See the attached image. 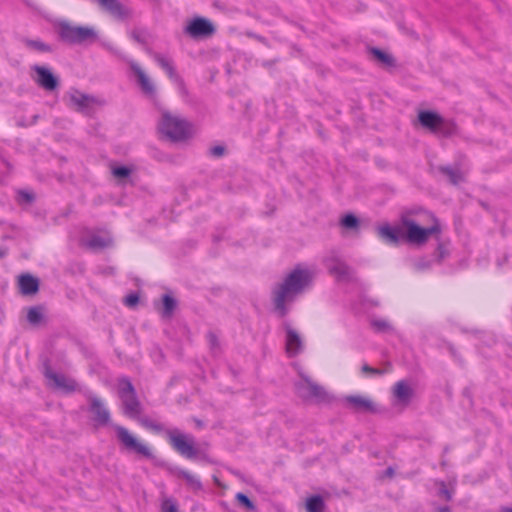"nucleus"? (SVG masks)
Masks as SVG:
<instances>
[{"label":"nucleus","instance_id":"45","mask_svg":"<svg viewBox=\"0 0 512 512\" xmlns=\"http://www.w3.org/2000/svg\"><path fill=\"white\" fill-rule=\"evenodd\" d=\"M279 61V58L264 60L262 61V66L267 69H272Z\"/></svg>","mask_w":512,"mask_h":512},{"label":"nucleus","instance_id":"43","mask_svg":"<svg viewBox=\"0 0 512 512\" xmlns=\"http://www.w3.org/2000/svg\"><path fill=\"white\" fill-rule=\"evenodd\" d=\"M433 260H429L426 258H421L415 263V268L417 271H424L429 269L432 266Z\"/></svg>","mask_w":512,"mask_h":512},{"label":"nucleus","instance_id":"29","mask_svg":"<svg viewBox=\"0 0 512 512\" xmlns=\"http://www.w3.org/2000/svg\"><path fill=\"white\" fill-rule=\"evenodd\" d=\"M44 320V307L42 305L32 306L28 309L27 321L32 326H39Z\"/></svg>","mask_w":512,"mask_h":512},{"label":"nucleus","instance_id":"22","mask_svg":"<svg viewBox=\"0 0 512 512\" xmlns=\"http://www.w3.org/2000/svg\"><path fill=\"white\" fill-rule=\"evenodd\" d=\"M178 306L177 299L171 293H165L161 296V305L155 304L156 310L161 314L163 319H171Z\"/></svg>","mask_w":512,"mask_h":512},{"label":"nucleus","instance_id":"11","mask_svg":"<svg viewBox=\"0 0 512 512\" xmlns=\"http://www.w3.org/2000/svg\"><path fill=\"white\" fill-rule=\"evenodd\" d=\"M343 401L346 408L350 409L354 413L376 415L385 411L383 407L376 404L370 398L363 397L361 395H347L344 397Z\"/></svg>","mask_w":512,"mask_h":512},{"label":"nucleus","instance_id":"50","mask_svg":"<svg viewBox=\"0 0 512 512\" xmlns=\"http://www.w3.org/2000/svg\"><path fill=\"white\" fill-rule=\"evenodd\" d=\"M500 512H512V506H503L500 508Z\"/></svg>","mask_w":512,"mask_h":512},{"label":"nucleus","instance_id":"28","mask_svg":"<svg viewBox=\"0 0 512 512\" xmlns=\"http://www.w3.org/2000/svg\"><path fill=\"white\" fill-rule=\"evenodd\" d=\"M177 476L181 479H183L186 482V485L191 488L194 492L202 491L203 485L200 479L192 475L190 472L179 469L177 471Z\"/></svg>","mask_w":512,"mask_h":512},{"label":"nucleus","instance_id":"40","mask_svg":"<svg viewBox=\"0 0 512 512\" xmlns=\"http://www.w3.org/2000/svg\"><path fill=\"white\" fill-rule=\"evenodd\" d=\"M371 326L375 329L377 332H385L390 328V325L387 321L382 319H375L371 322Z\"/></svg>","mask_w":512,"mask_h":512},{"label":"nucleus","instance_id":"30","mask_svg":"<svg viewBox=\"0 0 512 512\" xmlns=\"http://www.w3.org/2000/svg\"><path fill=\"white\" fill-rule=\"evenodd\" d=\"M305 508L307 512H323L325 509L324 498L319 494H314L306 499Z\"/></svg>","mask_w":512,"mask_h":512},{"label":"nucleus","instance_id":"7","mask_svg":"<svg viewBox=\"0 0 512 512\" xmlns=\"http://www.w3.org/2000/svg\"><path fill=\"white\" fill-rule=\"evenodd\" d=\"M112 427L115 431L116 439L119 442L121 451L133 453L138 457H143L148 460H153L155 458L148 445L141 442L126 427L118 424H114Z\"/></svg>","mask_w":512,"mask_h":512},{"label":"nucleus","instance_id":"5","mask_svg":"<svg viewBox=\"0 0 512 512\" xmlns=\"http://www.w3.org/2000/svg\"><path fill=\"white\" fill-rule=\"evenodd\" d=\"M53 28L58 40L68 45L92 44L98 39L94 28L73 26L67 20L56 21Z\"/></svg>","mask_w":512,"mask_h":512},{"label":"nucleus","instance_id":"27","mask_svg":"<svg viewBox=\"0 0 512 512\" xmlns=\"http://www.w3.org/2000/svg\"><path fill=\"white\" fill-rule=\"evenodd\" d=\"M86 245L90 250L97 252L112 247L113 240L111 238H104L99 235H92L87 240Z\"/></svg>","mask_w":512,"mask_h":512},{"label":"nucleus","instance_id":"38","mask_svg":"<svg viewBox=\"0 0 512 512\" xmlns=\"http://www.w3.org/2000/svg\"><path fill=\"white\" fill-rule=\"evenodd\" d=\"M227 154V147L225 145H216L210 147L208 150V155L213 158H221Z\"/></svg>","mask_w":512,"mask_h":512},{"label":"nucleus","instance_id":"56","mask_svg":"<svg viewBox=\"0 0 512 512\" xmlns=\"http://www.w3.org/2000/svg\"><path fill=\"white\" fill-rule=\"evenodd\" d=\"M160 467H164L165 466V463L164 462H161L158 464Z\"/></svg>","mask_w":512,"mask_h":512},{"label":"nucleus","instance_id":"35","mask_svg":"<svg viewBox=\"0 0 512 512\" xmlns=\"http://www.w3.org/2000/svg\"><path fill=\"white\" fill-rule=\"evenodd\" d=\"M206 339L208 341L209 348L213 354H217L218 352H220V350H221L220 341H219L218 336L214 332L209 331L206 334Z\"/></svg>","mask_w":512,"mask_h":512},{"label":"nucleus","instance_id":"12","mask_svg":"<svg viewBox=\"0 0 512 512\" xmlns=\"http://www.w3.org/2000/svg\"><path fill=\"white\" fill-rule=\"evenodd\" d=\"M31 70L35 72L33 80L35 83L47 92H54L60 87V78L51 68L35 64L31 66Z\"/></svg>","mask_w":512,"mask_h":512},{"label":"nucleus","instance_id":"33","mask_svg":"<svg viewBox=\"0 0 512 512\" xmlns=\"http://www.w3.org/2000/svg\"><path fill=\"white\" fill-rule=\"evenodd\" d=\"M235 498L239 505L245 508L247 511L255 512L257 510V506L248 495L242 492H238Z\"/></svg>","mask_w":512,"mask_h":512},{"label":"nucleus","instance_id":"8","mask_svg":"<svg viewBox=\"0 0 512 512\" xmlns=\"http://www.w3.org/2000/svg\"><path fill=\"white\" fill-rule=\"evenodd\" d=\"M183 33L193 40L208 39L216 33V26L209 18L196 15L187 21Z\"/></svg>","mask_w":512,"mask_h":512},{"label":"nucleus","instance_id":"54","mask_svg":"<svg viewBox=\"0 0 512 512\" xmlns=\"http://www.w3.org/2000/svg\"><path fill=\"white\" fill-rule=\"evenodd\" d=\"M446 464H447V463H446V461H445V460H442V461H441V466H442V467H445V466H446Z\"/></svg>","mask_w":512,"mask_h":512},{"label":"nucleus","instance_id":"9","mask_svg":"<svg viewBox=\"0 0 512 512\" xmlns=\"http://www.w3.org/2000/svg\"><path fill=\"white\" fill-rule=\"evenodd\" d=\"M301 382L295 384L297 394L306 401L315 403L329 402V395L319 384L313 382L308 376L302 375Z\"/></svg>","mask_w":512,"mask_h":512},{"label":"nucleus","instance_id":"41","mask_svg":"<svg viewBox=\"0 0 512 512\" xmlns=\"http://www.w3.org/2000/svg\"><path fill=\"white\" fill-rule=\"evenodd\" d=\"M438 495L440 497H443L446 501H451L453 498V492L447 488L446 483L444 481H440Z\"/></svg>","mask_w":512,"mask_h":512},{"label":"nucleus","instance_id":"25","mask_svg":"<svg viewBox=\"0 0 512 512\" xmlns=\"http://www.w3.org/2000/svg\"><path fill=\"white\" fill-rule=\"evenodd\" d=\"M438 171L448 178V181L452 185H458L464 181L463 173L459 166L451 167L448 165L438 166Z\"/></svg>","mask_w":512,"mask_h":512},{"label":"nucleus","instance_id":"58","mask_svg":"<svg viewBox=\"0 0 512 512\" xmlns=\"http://www.w3.org/2000/svg\"><path fill=\"white\" fill-rule=\"evenodd\" d=\"M4 223V221L0 220V225H2Z\"/></svg>","mask_w":512,"mask_h":512},{"label":"nucleus","instance_id":"10","mask_svg":"<svg viewBox=\"0 0 512 512\" xmlns=\"http://www.w3.org/2000/svg\"><path fill=\"white\" fill-rule=\"evenodd\" d=\"M42 374L45 378L52 380L54 383V387L56 389L61 390L65 394H71L75 392L78 388V384L75 379L68 378L63 374L54 372L51 367V360L48 357H45L42 360Z\"/></svg>","mask_w":512,"mask_h":512},{"label":"nucleus","instance_id":"39","mask_svg":"<svg viewBox=\"0 0 512 512\" xmlns=\"http://www.w3.org/2000/svg\"><path fill=\"white\" fill-rule=\"evenodd\" d=\"M123 302L128 307H135L140 302V295L137 292H131L125 296Z\"/></svg>","mask_w":512,"mask_h":512},{"label":"nucleus","instance_id":"6","mask_svg":"<svg viewBox=\"0 0 512 512\" xmlns=\"http://www.w3.org/2000/svg\"><path fill=\"white\" fill-rule=\"evenodd\" d=\"M417 121L424 129L445 138L455 135L458 131L457 124L454 120L444 118L435 110H420L417 114Z\"/></svg>","mask_w":512,"mask_h":512},{"label":"nucleus","instance_id":"37","mask_svg":"<svg viewBox=\"0 0 512 512\" xmlns=\"http://www.w3.org/2000/svg\"><path fill=\"white\" fill-rule=\"evenodd\" d=\"M161 512H178V504L173 498H166L161 503Z\"/></svg>","mask_w":512,"mask_h":512},{"label":"nucleus","instance_id":"55","mask_svg":"<svg viewBox=\"0 0 512 512\" xmlns=\"http://www.w3.org/2000/svg\"><path fill=\"white\" fill-rule=\"evenodd\" d=\"M508 347L510 348V350L512 351V341L508 343Z\"/></svg>","mask_w":512,"mask_h":512},{"label":"nucleus","instance_id":"47","mask_svg":"<svg viewBox=\"0 0 512 512\" xmlns=\"http://www.w3.org/2000/svg\"><path fill=\"white\" fill-rule=\"evenodd\" d=\"M8 254V248H0V259L4 258Z\"/></svg>","mask_w":512,"mask_h":512},{"label":"nucleus","instance_id":"53","mask_svg":"<svg viewBox=\"0 0 512 512\" xmlns=\"http://www.w3.org/2000/svg\"><path fill=\"white\" fill-rule=\"evenodd\" d=\"M481 206H482L483 208H485V209H488V205H487L486 203H484V202H481Z\"/></svg>","mask_w":512,"mask_h":512},{"label":"nucleus","instance_id":"26","mask_svg":"<svg viewBox=\"0 0 512 512\" xmlns=\"http://www.w3.org/2000/svg\"><path fill=\"white\" fill-rule=\"evenodd\" d=\"M22 43L27 49L38 53H52L54 51L52 45L47 44L40 39L23 38Z\"/></svg>","mask_w":512,"mask_h":512},{"label":"nucleus","instance_id":"13","mask_svg":"<svg viewBox=\"0 0 512 512\" xmlns=\"http://www.w3.org/2000/svg\"><path fill=\"white\" fill-rule=\"evenodd\" d=\"M283 329L286 333L285 338V351L288 357H296L299 355L304 348L303 340L299 333L294 330L288 321H284Z\"/></svg>","mask_w":512,"mask_h":512},{"label":"nucleus","instance_id":"18","mask_svg":"<svg viewBox=\"0 0 512 512\" xmlns=\"http://www.w3.org/2000/svg\"><path fill=\"white\" fill-rule=\"evenodd\" d=\"M19 292L23 296H32L39 292L40 280L30 273H23L18 276Z\"/></svg>","mask_w":512,"mask_h":512},{"label":"nucleus","instance_id":"42","mask_svg":"<svg viewBox=\"0 0 512 512\" xmlns=\"http://www.w3.org/2000/svg\"><path fill=\"white\" fill-rule=\"evenodd\" d=\"M361 372L364 373V374L371 375V376H379V375H383L384 374L383 370L378 369V368H374V367L368 365L367 363H364L361 366Z\"/></svg>","mask_w":512,"mask_h":512},{"label":"nucleus","instance_id":"49","mask_svg":"<svg viewBox=\"0 0 512 512\" xmlns=\"http://www.w3.org/2000/svg\"><path fill=\"white\" fill-rule=\"evenodd\" d=\"M438 512H451V508L449 506H441L438 508Z\"/></svg>","mask_w":512,"mask_h":512},{"label":"nucleus","instance_id":"21","mask_svg":"<svg viewBox=\"0 0 512 512\" xmlns=\"http://www.w3.org/2000/svg\"><path fill=\"white\" fill-rule=\"evenodd\" d=\"M431 236L434 237L437 242V246L432 253V257L436 263L441 264L447 257L450 256L449 247L451 242L448 238L444 239L442 237V232L439 234H432Z\"/></svg>","mask_w":512,"mask_h":512},{"label":"nucleus","instance_id":"34","mask_svg":"<svg viewBox=\"0 0 512 512\" xmlns=\"http://www.w3.org/2000/svg\"><path fill=\"white\" fill-rule=\"evenodd\" d=\"M130 37L138 44L143 46L147 45L148 32L144 29H133L130 32Z\"/></svg>","mask_w":512,"mask_h":512},{"label":"nucleus","instance_id":"48","mask_svg":"<svg viewBox=\"0 0 512 512\" xmlns=\"http://www.w3.org/2000/svg\"><path fill=\"white\" fill-rule=\"evenodd\" d=\"M385 475L389 476V477H392L394 475V469L392 467H388L386 470H385Z\"/></svg>","mask_w":512,"mask_h":512},{"label":"nucleus","instance_id":"46","mask_svg":"<svg viewBox=\"0 0 512 512\" xmlns=\"http://www.w3.org/2000/svg\"><path fill=\"white\" fill-rule=\"evenodd\" d=\"M509 260V256L507 254H505L502 258V260H498L497 264L498 266H503L505 263H507Z\"/></svg>","mask_w":512,"mask_h":512},{"label":"nucleus","instance_id":"3","mask_svg":"<svg viewBox=\"0 0 512 512\" xmlns=\"http://www.w3.org/2000/svg\"><path fill=\"white\" fill-rule=\"evenodd\" d=\"M313 280L314 274L311 270L304 268L302 264H296L285 276L283 282L277 284L272 290L275 314L279 318H285L290 311L287 303L294 302L298 295L312 285Z\"/></svg>","mask_w":512,"mask_h":512},{"label":"nucleus","instance_id":"51","mask_svg":"<svg viewBox=\"0 0 512 512\" xmlns=\"http://www.w3.org/2000/svg\"><path fill=\"white\" fill-rule=\"evenodd\" d=\"M449 351H450V353H451L453 356H456V349L454 348V346H453V345H450V346H449Z\"/></svg>","mask_w":512,"mask_h":512},{"label":"nucleus","instance_id":"1","mask_svg":"<svg viewBox=\"0 0 512 512\" xmlns=\"http://www.w3.org/2000/svg\"><path fill=\"white\" fill-rule=\"evenodd\" d=\"M117 394L121 401L122 413L136 419L139 423L151 432L162 435L166 441L179 455L191 461H202L214 464V460L208 454L207 443L198 445L196 438L191 433H186L179 428H166L163 423L154 421L148 417L140 418L143 406L138 398L137 391L128 376H121L117 379Z\"/></svg>","mask_w":512,"mask_h":512},{"label":"nucleus","instance_id":"15","mask_svg":"<svg viewBox=\"0 0 512 512\" xmlns=\"http://www.w3.org/2000/svg\"><path fill=\"white\" fill-rule=\"evenodd\" d=\"M99 6L113 18L124 21L131 17L132 11L119 0H97Z\"/></svg>","mask_w":512,"mask_h":512},{"label":"nucleus","instance_id":"4","mask_svg":"<svg viewBox=\"0 0 512 512\" xmlns=\"http://www.w3.org/2000/svg\"><path fill=\"white\" fill-rule=\"evenodd\" d=\"M158 130L171 143H183L193 137V124L169 111H163L158 122Z\"/></svg>","mask_w":512,"mask_h":512},{"label":"nucleus","instance_id":"14","mask_svg":"<svg viewBox=\"0 0 512 512\" xmlns=\"http://www.w3.org/2000/svg\"><path fill=\"white\" fill-rule=\"evenodd\" d=\"M88 411L93 415L92 420L96 426L110 425L111 416L104 403L96 396H89Z\"/></svg>","mask_w":512,"mask_h":512},{"label":"nucleus","instance_id":"36","mask_svg":"<svg viewBox=\"0 0 512 512\" xmlns=\"http://www.w3.org/2000/svg\"><path fill=\"white\" fill-rule=\"evenodd\" d=\"M35 201V195L32 192L27 190H18L17 192V202L22 204H31Z\"/></svg>","mask_w":512,"mask_h":512},{"label":"nucleus","instance_id":"44","mask_svg":"<svg viewBox=\"0 0 512 512\" xmlns=\"http://www.w3.org/2000/svg\"><path fill=\"white\" fill-rule=\"evenodd\" d=\"M171 81L177 85V87L182 95H184V96L188 95V89L186 87L185 81L180 75H178L176 78L172 79Z\"/></svg>","mask_w":512,"mask_h":512},{"label":"nucleus","instance_id":"52","mask_svg":"<svg viewBox=\"0 0 512 512\" xmlns=\"http://www.w3.org/2000/svg\"><path fill=\"white\" fill-rule=\"evenodd\" d=\"M449 452V446H445L443 449V453L446 454Z\"/></svg>","mask_w":512,"mask_h":512},{"label":"nucleus","instance_id":"17","mask_svg":"<svg viewBox=\"0 0 512 512\" xmlns=\"http://www.w3.org/2000/svg\"><path fill=\"white\" fill-rule=\"evenodd\" d=\"M367 52L371 59L379 66L386 69L397 67V61L395 57L386 50L379 47L367 46Z\"/></svg>","mask_w":512,"mask_h":512},{"label":"nucleus","instance_id":"2","mask_svg":"<svg viewBox=\"0 0 512 512\" xmlns=\"http://www.w3.org/2000/svg\"><path fill=\"white\" fill-rule=\"evenodd\" d=\"M424 211L422 207L410 208L403 211L399 217V224L391 225L386 222L376 228L377 237L385 244L399 246L408 244L411 246H424L432 234L442 232V225L439 219L431 213L432 225L423 227L411 217Z\"/></svg>","mask_w":512,"mask_h":512},{"label":"nucleus","instance_id":"16","mask_svg":"<svg viewBox=\"0 0 512 512\" xmlns=\"http://www.w3.org/2000/svg\"><path fill=\"white\" fill-rule=\"evenodd\" d=\"M392 394L394 404L407 407L414 397V390L407 381L400 380L394 384Z\"/></svg>","mask_w":512,"mask_h":512},{"label":"nucleus","instance_id":"32","mask_svg":"<svg viewBox=\"0 0 512 512\" xmlns=\"http://www.w3.org/2000/svg\"><path fill=\"white\" fill-rule=\"evenodd\" d=\"M340 225L347 230H356L360 227V219L354 213L347 212L341 217Z\"/></svg>","mask_w":512,"mask_h":512},{"label":"nucleus","instance_id":"24","mask_svg":"<svg viewBox=\"0 0 512 512\" xmlns=\"http://www.w3.org/2000/svg\"><path fill=\"white\" fill-rule=\"evenodd\" d=\"M328 271L331 275L335 276L337 281H351V268L344 262L337 261L330 265Z\"/></svg>","mask_w":512,"mask_h":512},{"label":"nucleus","instance_id":"57","mask_svg":"<svg viewBox=\"0 0 512 512\" xmlns=\"http://www.w3.org/2000/svg\"><path fill=\"white\" fill-rule=\"evenodd\" d=\"M213 479L216 483H218V478L216 476H214Z\"/></svg>","mask_w":512,"mask_h":512},{"label":"nucleus","instance_id":"19","mask_svg":"<svg viewBox=\"0 0 512 512\" xmlns=\"http://www.w3.org/2000/svg\"><path fill=\"white\" fill-rule=\"evenodd\" d=\"M145 51L150 55L154 61L166 72L170 80L176 78L179 74L176 71L174 62L172 59L153 51L151 48L146 47Z\"/></svg>","mask_w":512,"mask_h":512},{"label":"nucleus","instance_id":"20","mask_svg":"<svg viewBox=\"0 0 512 512\" xmlns=\"http://www.w3.org/2000/svg\"><path fill=\"white\" fill-rule=\"evenodd\" d=\"M131 70L137 78V84L143 91V93L147 96H154L156 93L155 86L150 81L146 73L141 69V67L137 63H131Z\"/></svg>","mask_w":512,"mask_h":512},{"label":"nucleus","instance_id":"23","mask_svg":"<svg viewBox=\"0 0 512 512\" xmlns=\"http://www.w3.org/2000/svg\"><path fill=\"white\" fill-rule=\"evenodd\" d=\"M71 102L76 106V111L88 114L91 104L96 102V99L88 94H84L78 90L70 97Z\"/></svg>","mask_w":512,"mask_h":512},{"label":"nucleus","instance_id":"31","mask_svg":"<svg viewBox=\"0 0 512 512\" xmlns=\"http://www.w3.org/2000/svg\"><path fill=\"white\" fill-rule=\"evenodd\" d=\"M132 172L133 169L124 164L115 165L111 168L112 175L123 184L127 183V180L130 179Z\"/></svg>","mask_w":512,"mask_h":512}]
</instances>
